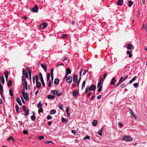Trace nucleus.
I'll return each instance as SVG.
<instances>
[{
  "label": "nucleus",
  "mask_w": 147,
  "mask_h": 147,
  "mask_svg": "<svg viewBox=\"0 0 147 147\" xmlns=\"http://www.w3.org/2000/svg\"><path fill=\"white\" fill-rule=\"evenodd\" d=\"M62 94V93L61 92H60L59 90H57V92H56V94L58 96H59L61 95Z\"/></svg>",
  "instance_id": "nucleus-17"
},
{
  "label": "nucleus",
  "mask_w": 147,
  "mask_h": 147,
  "mask_svg": "<svg viewBox=\"0 0 147 147\" xmlns=\"http://www.w3.org/2000/svg\"><path fill=\"white\" fill-rule=\"evenodd\" d=\"M34 115L31 117V119L32 121H34L35 120V117L34 116V113H33Z\"/></svg>",
  "instance_id": "nucleus-38"
},
{
  "label": "nucleus",
  "mask_w": 147,
  "mask_h": 147,
  "mask_svg": "<svg viewBox=\"0 0 147 147\" xmlns=\"http://www.w3.org/2000/svg\"><path fill=\"white\" fill-rule=\"evenodd\" d=\"M63 106L62 105H59V108L61 110H63Z\"/></svg>",
  "instance_id": "nucleus-55"
},
{
  "label": "nucleus",
  "mask_w": 147,
  "mask_h": 147,
  "mask_svg": "<svg viewBox=\"0 0 147 147\" xmlns=\"http://www.w3.org/2000/svg\"><path fill=\"white\" fill-rule=\"evenodd\" d=\"M48 66V65L45 63H42L41 64V67L44 69L45 72H46L47 71V68Z\"/></svg>",
  "instance_id": "nucleus-11"
},
{
  "label": "nucleus",
  "mask_w": 147,
  "mask_h": 147,
  "mask_svg": "<svg viewBox=\"0 0 147 147\" xmlns=\"http://www.w3.org/2000/svg\"><path fill=\"white\" fill-rule=\"evenodd\" d=\"M123 139L126 141H131L132 140V139L131 137L127 136H125Z\"/></svg>",
  "instance_id": "nucleus-3"
},
{
  "label": "nucleus",
  "mask_w": 147,
  "mask_h": 147,
  "mask_svg": "<svg viewBox=\"0 0 147 147\" xmlns=\"http://www.w3.org/2000/svg\"><path fill=\"white\" fill-rule=\"evenodd\" d=\"M96 88V86L94 84L91 85L89 88L88 86L86 88L85 92L87 93L89 91H92L95 90Z\"/></svg>",
  "instance_id": "nucleus-1"
},
{
  "label": "nucleus",
  "mask_w": 147,
  "mask_h": 147,
  "mask_svg": "<svg viewBox=\"0 0 147 147\" xmlns=\"http://www.w3.org/2000/svg\"><path fill=\"white\" fill-rule=\"evenodd\" d=\"M28 73L30 79H31V73L30 71H28Z\"/></svg>",
  "instance_id": "nucleus-61"
},
{
  "label": "nucleus",
  "mask_w": 147,
  "mask_h": 147,
  "mask_svg": "<svg viewBox=\"0 0 147 147\" xmlns=\"http://www.w3.org/2000/svg\"><path fill=\"white\" fill-rule=\"evenodd\" d=\"M129 111L131 115L134 117L136 119H137V117L135 113L131 109H129Z\"/></svg>",
  "instance_id": "nucleus-7"
},
{
  "label": "nucleus",
  "mask_w": 147,
  "mask_h": 147,
  "mask_svg": "<svg viewBox=\"0 0 147 147\" xmlns=\"http://www.w3.org/2000/svg\"><path fill=\"white\" fill-rule=\"evenodd\" d=\"M47 98L49 99H53L55 97L53 96L49 95L47 96Z\"/></svg>",
  "instance_id": "nucleus-29"
},
{
  "label": "nucleus",
  "mask_w": 147,
  "mask_h": 147,
  "mask_svg": "<svg viewBox=\"0 0 147 147\" xmlns=\"http://www.w3.org/2000/svg\"><path fill=\"white\" fill-rule=\"evenodd\" d=\"M71 132L72 133L74 134V135H77L78 134V133L77 132L75 131L74 130H71Z\"/></svg>",
  "instance_id": "nucleus-45"
},
{
  "label": "nucleus",
  "mask_w": 147,
  "mask_h": 147,
  "mask_svg": "<svg viewBox=\"0 0 147 147\" xmlns=\"http://www.w3.org/2000/svg\"><path fill=\"white\" fill-rule=\"evenodd\" d=\"M86 81H84L82 83V89H83V88L84 87V86H85V84H86Z\"/></svg>",
  "instance_id": "nucleus-41"
},
{
  "label": "nucleus",
  "mask_w": 147,
  "mask_h": 147,
  "mask_svg": "<svg viewBox=\"0 0 147 147\" xmlns=\"http://www.w3.org/2000/svg\"><path fill=\"white\" fill-rule=\"evenodd\" d=\"M128 3H129L128 6L129 7H131L132 6V5L133 4V2L132 1H129L128 2Z\"/></svg>",
  "instance_id": "nucleus-47"
},
{
  "label": "nucleus",
  "mask_w": 147,
  "mask_h": 147,
  "mask_svg": "<svg viewBox=\"0 0 147 147\" xmlns=\"http://www.w3.org/2000/svg\"><path fill=\"white\" fill-rule=\"evenodd\" d=\"M44 138V137L43 136H39L38 139L39 140H41L42 139H43Z\"/></svg>",
  "instance_id": "nucleus-57"
},
{
  "label": "nucleus",
  "mask_w": 147,
  "mask_h": 147,
  "mask_svg": "<svg viewBox=\"0 0 147 147\" xmlns=\"http://www.w3.org/2000/svg\"><path fill=\"white\" fill-rule=\"evenodd\" d=\"M24 89H25L24 88V89H22L21 90V92H22V95H23L24 94H25V90H24Z\"/></svg>",
  "instance_id": "nucleus-62"
},
{
  "label": "nucleus",
  "mask_w": 147,
  "mask_h": 147,
  "mask_svg": "<svg viewBox=\"0 0 147 147\" xmlns=\"http://www.w3.org/2000/svg\"><path fill=\"white\" fill-rule=\"evenodd\" d=\"M4 73H5V77L6 80L7 81V78H8V71H6V72H5Z\"/></svg>",
  "instance_id": "nucleus-26"
},
{
  "label": "nucleus",
  "mask_w": 147,
  "mask_h": 147,
  "mask_svg": "<svg viewBox=\"0 0 147 147\" xmlns=\"http://www.w3.org/2000/svg\"><path fill=\"white\" fill-rule=\"evenodd\" d=\"M45 143L47 144H48L50 143L53 144H54V143L52 141H47L45 142Z\"/></svg>",
  "instance_id": "nucleus-37"
},
{
  "label": "nucleus",
  "mask_w": 147,
  "mask_h": 147,
  "mask_svg": "<svg viewBox=\"0 0 147 147\" xmlns=\"http://www.w3.org/2000/svg\"><path fill=\"white\" fill-rule=\"evenodd\" d=\"M3 91V88L2 86L1 83L0 82V94L2 96V92Z\"/></svg>",
  "instance_id": "nucleus-21"
},
{
  "label": "nucleus",
  "mask_w": 147,
  "mask_h": 147,
  "mask_svg": "<svg viewBox=\"0 0 147 147\" xmlns=\"http://www.w3.org/2000/svg\"><path fill=\"white\" fill-rule=\"evenodd\" d=\"M133 86L135 88H136L138 86L139 84L138 83H136L133 84Z\"/></svg>",
  "instance_id": "nucleus-53"
},
{
  "label": "nucleus",
  "mask_w": 147,
  "mask_h": 147,
  "mask_svg": "<svg viewBox=\"0 0 147 147\" xmlns=\"http://www.w3.org/2000/svg\"><path fill=\"white\" fill-rule=\"evenodd\" d=\"M82 71H83V70H82V69H81V70H80V78L78 80V83H77L78 86L79 85V83H80V82L81 79V75L82 73Z\"/></svg>",
  "instance_id": "nucleus-14"
},
{
  "label": "nucleus",
  "mask_w": 147,
  "mask_h": 147,
  "mask_svg": "<svg viewBox=\"0 0 147 147\" xmlns=\"http://www.w3.org/2000/svg\"><path fill=\"white\" fill-rule=\"evenodd\" d=\"M56 113V111L55 109L51 110L49 114L51 115L54 114Z\"/></svg>",
  "instance_id": "nucleus-24"
},
{
  "label": "nucleus",
  "mask_w": 147,
  "mask_h": 147,
  "mask_svg": "<svg viewBox=\"0 0 147 147\" xmlns=\"http://www.w3.org/2000/svg\"><path fill=\"white\" fill-rule=\"evenodd\" d=\"M42 105L40 102L38 103L37 105V107L39 109H41L42 107Z\"/></svg>",
  "instance_id": "nucleus-39"
},
{
  "label": "nucleus",
  "mask_w": 147,
  "mask_h": 147,
  "mask_svg": "<svg viewBox=\"0 0 147 147\" xmlns=\"http://www.w3.org/2000/svg\"><path fill=\"white\" fill-rule=\"evenodd\" d=\"M97 122L96 120H94L92 123V124L93 126H96L97 124Z\"/></svg>",
  "instance_id": "nucleus-33"
},
{
  "label": "nucleus",
  "mask_w": 147,
  "mask_h": 147,
  "mask_svg": "<svg viewBox=\"0 0 147 147\" xmlns=\"http://www.w3.org/2000/svg\"><path fill=\"white\" fill-rule=\"evenodd\" d=\"M71 70L70 69V68H67L66 71V73L67 74H70L71 73Z\"/></svg>",
  "instance_id": "nucleus-16"
},
{
  "label": "nucleus",
  "mask_w": 147,
  "mask_h": 147,
  "mask_svg": "<svg viewBox=\"0 0 147 147\" xmlns=\"http://www.w3.org/2000/svg\"><path fill=\"white\" fill-rule=\"evenodd\" d=\"M22 73L24 75H26V74H28L27 71L26 70H24L23 69Z\"/></svg>",
  "instance_id": "nucleus-42"
},
{
  "label": "nucleus",
  "mask_w": 147,
  "mask_h": 147,
  "mask_svg": "<svg viewBox=\"0 0 147 147\" xmlns=\"http://www.w3.org/2000/svg\"><path fill=\"white\" fill-rule=\"evenodd\" d=\"M123 3V0H119L117 2V5H122Z\"/></svg>",
  "instance_id": "nucleus-20"
},
{
  "label": "nucleus",
  "mask_w": 147,
  "mask_h": 147,
  "mask_svg": "<svg viewBox=\"0 0 147 147\" xmlns=\"http://www.w3.org/2000/svg\"><path fill=\"white\" fill-rule=\"evenodd\" d=\"M102 128H101L99 130L98 132V134L101 136L102 135Z\"/></svg>",
  "instance_id": "nucleus-40"
},
{
  "label": "nucleus",
  "mask_w": 147,
  "mask_h": 147,
  "mask_svg": "<svg viewBox=\"0 0 147 147\" xmlns=\"http://www.w3.org/2000/svg\"><path fill=\"white\" fill-rule=\"evenodd\" d=\"M22 84L24 88L26 90H27L28 89L27 82L26 80L22 81Z\"/></svg>",
  "instance_id": "nucleus-5"
},
{
  "label": "nucleus",
  "mask_w": 147,
  "mask_h": 147,
  "mask_svg": "<svg viewBox=\"0 0 147 147\" xmlns=\"http://www.w3.org/2000/svg\"><path fill=\"white\" fill-rule=\"evenodd\" d=\"M22 81L26 80V77L25 76H24L22 77Z\"/></svg>",
  "instance_id": "nucleus-63"
},
{
  "label": "nucleus",
  "mask_w": 147,
  "mask_h": 147,
  "mask_svg": "<svg viewBox=\"0 0 147 147\" xmlns=\"http://www.w3.org/2000/svg\"><path fill=\"white\" fill-rule=\"evenodd\" d=\"M103 82V80L102 78H101L100 79V80L98 83L97 85V87H98L99 85H101V84Z\"/></svg>",
  "instance_id": "nucleus-25"
},
{
  "label": "nucleus",
  "mask_w": 147,
  "mask_h": 147,
  "mask_svg": "<svg viewBox=\"0 0 147 147\" xmlns=\"http://www.w3.org/2000/svg\"><path fill=\"white\" fill-rule=\"evenodd\" d=\"M78 76L76 74H74L73 76V81L74 83L77 84L78 83Z\"/></svg>",
  "instance_id": "nucleus-6"
},
{
  "label": "nucleus",
  "mask_w": 147,
  "mask_h": 147,
  "mask_svg": "<svg viewBox=\"0 0 147 147\" xmlns=\"http://www.w3.org/2000/svg\"><path fill=\"white\" fill-rule=\"evenodd\" d=\"M102 86L101 85H99L98 87H97L98 88V92H100L102 89Z\"/></svg>",
  "instance_id": "nucleus-32"
},
{
  "label": "nucleus",
  "mask_w": 147,
  "mask_h": 147,
  "mask_svg": "<svg viewBox=\"0 0 147 147\" xmlns=\"http://www.w3.org/2000/svg\"><path fill=\"white\" fill-rule=\"evenodd\" d=\"M72 94L74 97H76L78 96V93L76 90H73L72 92Z\"/></svg>",
  "instance_id": "nucleus-4"
},
{
  "label": "nucleus",
  "mask_w": 147,
  "mask_h": 147,
  "mask_svg": "<svg viewBox=\"0 0 147 147\" xmlns=\"http://www.w3.org/2000/svg\"><path fill=\"white\" fill-rule=\"evenodd\" d=\"M47 118L48 120H50L52 119V117L51 115H49L47 116Z\"/></svg>",
  "instance_id": "nucleus-51"
},
{
  "label": "nucleus",
  "mask_w": 147,
  "mask_h": 147,
  "mask_svg": "<svg viewBox=\"0 0 147 147\" xmlns=\"http://www.w3.org/2000/svg\"><path fill=\"white\" fill-rule=\"evenodd\" d=\"M118 125L121 127H122L123 126V125L122 123L120 122H119L118 123Z\"/></svg>",
  "instance_id": "nucleus-60"
},
{
  "label": "nucleus",
  "mask_w": 147,
  "mask_h": 147,
  "mask_svg": "<svg viewBox=\"0 0 147 147\" xmlns=\"http://www.w3.org/2000/svg\"><path fill=\"white\" fill-rule=\"evenodd\" d=\"M136 78H137V77L136 76H134V77L132 79L129 81V83H131L133 81H134L135 80Z\"/></svg>",
  "instance_id": "nucleus-30"
},
{
  "label": "nucleus",
  "mask_w": 147,
  "mask_h": 147,
  "mask_svg": "<svg viewBox=\"0 0 147 147\" xmlns=\"http://www.w3.org/2000/svg\"><path fill=\"white\" fill-rule=\"evenodd\" d=\"M90 137L89 136H87L85 137L83 139L84 140H86V139L90 140Z\"/></svg>",
  "instance_id": "nucleus-52"
},
{
  "label": "nucleus",
  "mask_w": 147,
  "mask_h": 147,
  "mask_svg": "<svg viewBox=\"0 0 147 147\" xmlns=\"http://www.w3.org/2000/svg\"><path fill=\"white\" fill-rule=\"evenodd\" d=\"M9 92L10 95L11 96H13L14 97V96L13 94V90L11 89H10L9 90Z\"/></svg>",
  "instance_id": "nucleus-35"
},
{
  "label": "nucleus",
  "mask_w": 147,
  "mask_h": 147,
  "mask_svg": "<svg viewBox=\"0 0 147 147\" xmlns=\"http://www.w3.org/2000/svg\"><path fill=\"white\" fill-rule=\"evenodd\" d=\"M126 47L127 49H129L130 50H131L134 48V47L131 43L127 45Z\"/></svg>",
  "instance_id": "nucleus-8"
},
{
  "label": "nucleus",
  "mask_w": 147,
  "mask_h": 147,
  "mask_svg": "<svg viewBox=\"0 0 147 147\" xmlns=\"http://www.w3.org/2000/svg\"><path fill=\"white\" fill-rule=\"evenodd\" d=\"M57 90H52L51 91V93L52 94H56V92H57Z\"/></svg>",
  "instance_id": "nucleus-59"
},
{
  "label": "nucleus",
  "mask_w": 147,
  "mask_h": 147,
  "mask_svg": "<svg viewBox=\"0 0 147 147\" xmlns=\"http://www.w3.org/2000/svg\"><path fill=\"white\" fill-rule=\"evenodd\" d=\"M125 86H126V85L125 84H124V83L122 84L120 86V88H123L125 87Z\"/></svg>",
  "instance_id": "nucleus-44"
},
{
  "label": "nucleus",
  "mask_w": 147,
  "mask_h": 147,
  "mask_svg": "<svg viewBox=\"0 0 147 147\" xmlns=\"http://www.w3.org/2000/svg\"><path fill=\"white\" fill-rule=\"evenodd\" d=\"M68 36L67 34H62L61 36L63 38H67V37Z\"/></svg>",
  "instance_id": "nucleus-50"
},
{
  "label": "nucleus",
  "mask_w": 147,
  "mask_h": 147,
  "mask_svg": "<svg viewBox=\"0 0 147 147\" xmlns=\"http://www.w3.org/2000/svg\"><path fill=\"white\" fill-rule=\"evenodd\" d=\"M7 85L9 87L11 86L12 85V82L11 80H9L8 82Z\"/></svg>",
  "instance_id": "nucleus-28"
},
{
  "label": "nucleus",
  "mask_w": 147,
  "mask_h": 147,
  "mask_svg": "<svg viewBox=\"0 0 147 147\" xmlns=\"http://www.w3.org/2000/svg\"><path fill=\"white\" fill-rule=\"evenodd\" d=\"M59 80L57 78H55V80L54 81V84L56 85H57L59 84Z\"/></svg>",
  "instance_id": "nucleus-19"
},
{
  "label": "nucleus",
  "mask_w": 147,
  "mask_h": 147,
  "mask_svg": "<svg viewBox=\"0 0 147 147\" xmlns=\"http://www.w3.org/2000/svg\"><path fill=\"white\" fill-rule=\"evenodd\" d=\"M47 25V23H43L40 24L39 26L40 28L42 29H44Z\"/></svg>",
  "instance_id": "nucleus-10"
},
{
  "label": "nucleus",
  "mask_w": 147,
  "mask_h": 147,
  "mask_svg": "<svg viewBox=\"0 0 147 147\" xmlns=\"http://www.w3.org/2000/svg\"><path fill=\"white\" fill-rule=\"evenodd\" d=\"M61 121L63 123H66L67 121L65 119L63 118H62Z\"/></svg>",
  "instance_id": "nucleus-36"
},
{
  "label": "nucleus",
  "mask_w": 147,
  "mask_h": 147,
  "mask_svg": "<svg viewBox=\"0 0 147 147\" xmlns=\"http://www.w3.org/2000/svg\"><path fill=\"white\" fill-rule=\"evenodd\" d=\"M16 102L18 103L19 105H22V102L20 98H17Z\"/></svg>",
  "instance_id": "nucleus-22"
},
{
  "label": "nucleus",
  "mask_w": 147,
  "mask_h": 147,
  "mask_svg": "<svg viewBox=\"0 0 147 147\" xmlns=\"http://www.w3.org/2000/svg\"><path fill=\"white\" fill-rule=\"evenodd\" d=\"M53 68H51V76L53 77Z\"/></svg>",
  "instance_id": "nucleus-49"
},
{
  "label": "nucleus",
  "mask_w": 147,
  "mask_h": 147,
  "mask_svg": "<svg viewBox=\"0 0 147 147\" xmlns=\"http://www.w3.org/2000/svg\"><path fill=\"white\" fill-rule=\"evenodd\" d=\"M39 76L40 77V80L41 82L43 81L44 80H43V78L42 76V75L41 74V73H39Z\"/></svg>",
  "instance_id": "nucleus-27"
},
{
  "label": "nucleus",
  "mask_w": 147,
  "mask_h": 147,
  "mask_svg": "<svg viewBox=\"0 0 147 147\" xmlns=\"http://www.w3.org/2000/svg\"><path fill=\"white\" fill-rule=\"evenodd\" d=\"M15 108L16 110V113H18L19 111V106L17 105H16Z\"/></svg>",
  "instance_id": "nucleus-31"
},
{
  "label": "nucleus",
  "mask_w": 147,
  "mask_h": 147,
  "mask_svg": "<svg viewBox=\"0 0 147 147\" xmlns=\"http://www.w3.org/2000/svg\"><path fill=\"white\" fill-rule=\"evenodd\" d=\"M116 81L115 78H113L111 80V84L112 85L114 86L115 85V82Z\"/></svg>",
  "instance_id": "nucleus-15"
},
{
  "label": "nucleus",
  "mask_w": 147,
  "mask_h": 147,
  "mask_svg": "<svg viewBox=\"0 0 147 147\" xmlns=\"http://www.w3.org/2000/svg\"><path fill=\"white\" fill-rule=\"evenodd\" d=\"M38 10V6L37 5H35L32 9V11L33 12H37Z\"/></svg>",
  "instance_id": "nucleus-13"
},
{
  "label": "nucleus",
  "mask_w": 147,
  "mask_h": 147,
  "mask_svg": "<svg viewBox=\"0 0 147 147\" xmlns=\"http://www.w3.org/2000/svg\"><path fill=\"white\" fill-rule=\"evenodd\" d=\"M48 81H49V82H48V86H49V87H51V80H50Z\"/></svg>",
  "instance_id": "nucleus-56"
},
{
  "label": "nucleus",
  "mask_w": 147,
  "mask_h": 147,
  "mask_svg": "<svg viewBox=\"0 0 147 147\" xmlns=\"http://www.w3.org/2000/svg\"><path fill=\"white\" fill-rule=\"evenodd\" d=\"M36 87L38 88H40L41 86V84L40 83V82H37L36 83Z\"/></svg>",
  "instance_id": "nucleus-23"
},
{
  "label": "nucleus",
  "mask_w": 147,
  "mask_h": 147,
  "mask_svg": "<svg viewBox=\"0 0 147 147\" xmlns=\"http://www.w3.org/2000/svg\"><path fill=\"white\" fill-rule=\"evenodd\" d=\"M24 98L27 101H28L29 99V95L28 93H26L24 95H22Z\"/></svg>",
  "instance_id": "nucleus-12"
},
{
  "label": "nucleus",
  "mask_w": 147,
  "mask_h": 147,
  "mask_svg": "<svg viewBox=\"0 0 147 147\" xmlns=\"http://www.w3.org/2000/svg\"><path fill=\"white\" fill-rule=\"evenodd\" d=\"M124 80V79L123 78V76H122L121 77L120 79L119 80V81L121 82V83Z\"/></svg>",
  "instance_id": "nucleus-46"
},
{
  "label": "nucleus",
  "mask_w": 147,
  "mask_h": 147,
  "mask_svg": "<svg viewBox=\"0 0 147 147\" xmlns=\"http://www.w3.org/2000/svg\"><path fill=\"white\" fill-rule=\"evenodd\" d=\"M13 139H14L13 138L12 136H11L9 137V138H8L7 139V141H9L11 140H13Z\"/></svg>",
  "instance_id": "nucleus-48"
},
{
  "label": "nucleus",
  "mask_w": 147,
  "mask_h": 147,
  "mask_svg": "<svg viewBox=\"0 0 147 147\" xmlns=\"http://www.w3.org/2000/svg\"><path fill=\"white\" fill-rule=\"evenodd\" d=\"M127 54H129V57H132V54H131V52L129 51H127Z\"/></svg>",
  "instance_id": "nucleus-34"
},
{
  "label": "nucleus",
  "mask_w": 147,
  "mask_h": 147,
  "mask_svg": "<svg viewBox=\"0 0 147 147\" xmlns=\"http://www.w3.org/2000/svg\"><path fill=\"white\" fill-rule=\"evenodd\" d=\"M66 81L68 84L71 83L72 81V78L71 76H69L66 79Z\"/></svg>",
  "instance_id": "nucleus-9"
},
{
  "label": "nucleus",
  "mask_w": 147,
  "mask_h": 147,
  "mask_svg": "<svg viewBox=\"0 0 147 147\" xmlns=\"http://www.w3.org/2000/svg\"><path fill=\"white\" fill-rule=\"evenodd\" d=\"M50 74L49 73H48L47 75V81H49Z\"/></svg>",
  "instance_id": "nucleus-43"
},
{
  "label": "nucleus",
  "mask_w": 147,
  "mask_h": 147,
  "mask_svg": "<svg viewBox=\"0 0 147 147\" xmlns=\"http://www.w3.org/2000/svg\"><path fill=\"white\" fill-rule=\"evenodd\" d=\"M22 108L23 110L25 112L24 115L25 116L28 115L29 114V110L28 108H26L24 105L23 106Z\"/></svg>",
  "instance_id": "nucleus-2"
},
{
  "label": "nucleus",
  "mask_w": 147,
  "mask_h": 147,
  "mask_svg": "<svg viewBox=\"0 0 147 147\" xmlns=\"http://www.w3.org/2000/svg\"><path fill=\"white\" fill-rule=\"evenodd\" d=\"M87 72V71L86 70H85L83 72V75H85L86 74Z\"/></svg>",
  "instance_id": "nucleus-64"
},
{
  "label": "nucleus",
  "mask_w": 147,
  "mask_h": 147,
  "mask_svg": "<svg viewBox=\"0 0 147 147\" xmlns=\"http://www.w3.org/2000/svg\"><path fill=\"white\" fill-rule=\"evenodd\" d=\"M0 80L3 84H4L5 80L3 76L1 75L0 77Z\"/></svg>",
  "instance_id": "nucleus-18"
},
{
  "label": "nucleus",
  "mask_w": 147,
  "mask_h": 147,
  "mask_svg": "<svg viewBox=\"0 0 147 147\" xmlns=\"http://www.w3.org/2000/svg\"><path fill=\"white\" fill-rule=\"evenodd\" d=\"M36 83H37L38 82V76L37 75H36L35 76Z\"/></svg>",
  "instance_id": "nucleus-54"
},
{
  "label": "nucleus",
  "mask_w": 147,
  "mask_h": 147,
  "mask_svg": "<svg viewBox=\"0 0 147 147\" xmlns=\"http://www.w3.org/2000/svg\"><path fill=\"white\" fill-rule=\"evenodd\" d=\"M23 133L24 134H28V132L27 130H25L23 131Z\"/></svg>",
  "instance_id": "nucleus-58"
}]
</instances>
